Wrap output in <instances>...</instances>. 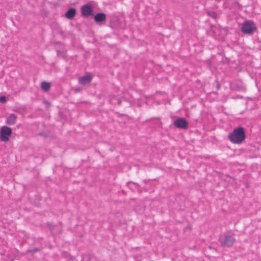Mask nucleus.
Masks as SVG:
<instances>
[{
    "instance_id": "f257e3e1",
    "label": "nucleus",
    "mask_w": 261,
    "mask_h": 261,
    "mask_svg": "<svg viewBox=\"0 0 261 261\" xmlns=\"http://www.w3.org/2000/svg\"><path fill=\"white\" fill-rule=\"evenodd\" d=\"M228 138L233 144H239L242 143L245 139L244 128L240 126L234 129L232 132L228 134Z\"/></svg>"
},
{
    "instance_id": "f03ea898",
    "label": "nucleus",
    "mask_w": 261,
    "mask_h": 261,
    "mask_svg": "<svg viewBox=\"0 0 261 261\" xmlns=\"http://www.w3.org/2000/svg\"><path fill=\"white\" fill-rule=\"evenodd\" d=\"M235 235L227 231L219 236V242L222 247H230L236 241Z\"/></svg>"
},
{
    "instance_id": "7ed1b4c3",
    "label": "nucleus",
    "mask_w": 261,
    "mask_h": 261,
    "mask_svg": "<svg viewBox=\"0 0 261 261\" xmlns=\"http://www.w3.org/2000/svg\"><path fill=\"white\" fill-rule=\"evenodd\" d=\"M12 133V129L10 127L7 126H3L0 130L1 140L5 142L8 141Z\"/></svg>"
},
{
    "instance_id": "20e7f679",
    "label": "nucleus",
    "mask_w": 261,
    "mask_h": 261,
    "mask_svg": "<svg viewBox=\"0 0 261 261\" xmlns=\"http://www.w3.org/2000/svg\"><path fill=\"white\" fill-rule=\"evenodd\" d=\"M253 29V23L251 21H246L242 23L241 31L243 33L247 34H250L252 33Z\"/></svg>"
},
{
    "instance_id": "39448f33",
    "label": "nucleus",
    "mask_w": 261,
    "mask_h": 261,
    "mask_svg": "<svg viewBox=\"0 0 261 261\" xmlns=\"http://www.w3.org/2000/svg\"><path fill=\"white\" fill-rule=\"evenodd\" d=\"M93 12V8L89 4H86L81 8L82 16L84 17H88L91 15Z\"/></svg>"
},
{
    "instance_id": "423d86ee",
    "label": "nucleus",
    "mask_w": 261,
    "mask_h": 261,
    "mask_svg": "<svg viewBox=\"0 0 261 261\" xmlns=\"http://www.w3.org/2000/svg\"><path fill=\"white\" fill-rule=\"evenodd\" d=\"M173 124L177 128L187 129L188 127L189 124L185 118H179L174 121Z\"/></svg>"
},
{
    "instance_id": "0eeeda50",
    "label": "nucleus",
    "mask_w": 261,
    "mask_h": 261,
    "mask_svg": "<svg viewBox=\"0 0 261 261\" xmlns=\"http://www.w3.org/2000/svg\"><path fill=\"white\" fill-rule=\"evenodd\" d=\"M17 116L14 114H11L7 118L6 123L9 125H13L16 123Z\"/></svg>"
},
{
    "instance_id": "6e6552de",
    "label": "nucleus",
    "mask_w": 261,
    "mask_h": 261,
    "mask_svg": "<svg viewBox=\"0 0 261 261\" xmlns=\"http://www.w3.org/2000/svg\"><path fill=\"white\" fill-rule=\"evenodd\" d=\"M94 19L97 23L103 22L106 21V15L104 13H99L94 16Z\"/></svg>"
},
{
    "instance_id": "1a4fd4ad",
    "label": "nucleus",
    "mask_w": 261,
    "mask_h": 261,
    "mask_svg": "<svg viewBox=\"0 0 261 261\" xmlns=\"http://www.w3.org/2000/svg\"><path fill=\"white\" fill-rule=\"evenodd\" d=\"M79 83L83 85H86L89 84L91 81V77L90 75L86 74L79 79Z\"/></svg>"
},
{
    "instance_id": "9d476101",
    "label": "nucleus",
    "mask_w": 261,
    "mask_h": 261,
    "mask_svg": "<svg viewBox=\"0 0 261 261\" xmlns=\"http://www.w3.org/2000/svg\"><path fill=\"white\" fill-rule=\"evenodd\" d=\"M76 12V11L75 8H70L65 13V16L67 18L72 19L75 16Z\"/></svg>"
},
{
    "instance_id": "9b49d317",
    "label": "nucleus",
    "mask_w": 261,
    "mask_h": 261,
    "mask_svg": "<svg viewBox=\"0 0 261 261\" xmlns=\"http://www.w3.org/2000/svg\"><path fill=\"white\" fill-rule=\"evenodd\" d=\"M41 87L44 91H47L50 88V85L49 83L47 82H42L41 84Z\"/></svg>"
},
{
    "instance_id": "f8f14e48",
    "label": "nucleus",
    "mask_w": 261,
    "mask_h": 261,
    "mask_svg": "<svg viewBox=\"0 0 261 261\" xmlns=\"http://www.w3.org/2000/svg\"><path fill=\"white\" fill-rule=\"evenodd\" d=\"M207 14L209 16L211 17L214 19H216L217 18V14L214 11H207Z\"/></svg>"
},
{
    "instance_id": "ddd939ff",
    "label": "nucleus",
    "mask_w": 261,
    "mask_h": 261,
    "mask_svg": "<svg viewBox=\"0 0 261 261\" xmlns=\"http://www.w3.org/2000/svg\"><path fill=\"white\" fill-rule=\"evenodd\" d=\"M41 248L35 247L32 249H30L27 250V252L28 253H35L38 251H40L41 250Z\"/></svg>"
},
{
    "instance_id": "4468645a",
    "label": "nucleus",
    "mask_w": 261,
    "mask_h": 261,
    "mask_svg": "<svg viewBox=\"0 0 261 261\" xmlns=\"http://www.w3.org/2000/svg\"><path fill=\"white\" fill-rule=\"evenodd\" d=\"M47 226L48 227L49 230L51 231H53L54 230V229L55 226L54 225H53V224H51V223H49V222H48L47 223Z\"/></svg>"
},
{
    "instance_id": "2eb2a0df",
    "label": "nucleus",
    "mask_w": 261,
    "mask_h": 261,
    "mask_svg": "<svg viewBox=\"0 0 261 261\" xmlns=\"http://www.w3.org/2000/svg\"><path fill=\"white\" fill-rule=\"evenodd\" d=\"M6 102V98L4 96H2L0 97V102L1 103H5Z\"/></svg>"
},
{
    "instance_id": "dca6fc26",
    "label": "nucleus",
    "mask_w": 261,
    "mask_h": 261,
    "mask_svg": "<svg viewBox=\"0 0 261 261\" xmlns=\"http://www.w3.org/2000/svg\"><path fill=\"white\" fill-rule=\"evenodd\" d=\"M93 257L94 256L92 255H89L88 261H92V259H93Z\"/></svg>"
},
{
    "instance_id": "f3484780",
    "label": "nucleus",
    "mask_w": 261,
    "mask_h": 261,
    "mask_svg": "<svg viewBox=\"0 0 261 261\" xmlns=\"http://www.w3.org/2000/svg\"><path fill=\"white\" fill-rule=\"evenodd\" d=\"M220 85H219V84H218V85H217V88L218 89H219L220 88Z\"/></svg>"
}]
</instances>
